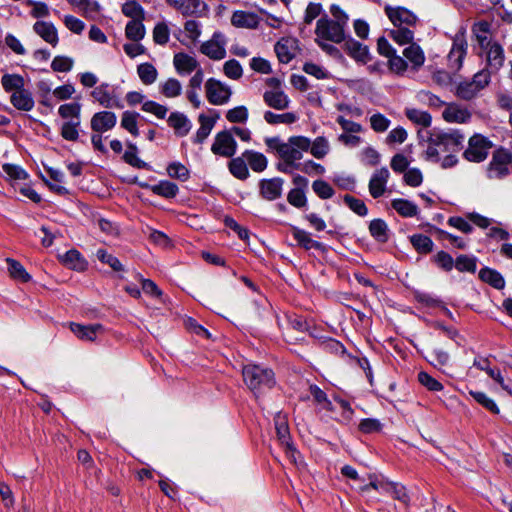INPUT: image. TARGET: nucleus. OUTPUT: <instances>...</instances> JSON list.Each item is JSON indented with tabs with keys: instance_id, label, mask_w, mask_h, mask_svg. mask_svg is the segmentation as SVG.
Here are the masks:
<instances>
[{
	"instance_id": "de8ad7c7",
	"label": "nucleus",
	"mask_w": 512,
	"mask_h": 512,
	"mask_svg": "<svg viewBox=\"0 0 512 512\" xmlns=\"http://www.w3.org/2000/svg\"><path fill=\"white\" fill-rule=\"evenodd\" d=\"M144 19L130 20L125 28V35L128 39L138 42L145 36Z\"/></svg>"
},
{
	"instance_id": "f8f14e48",
	"label": "nucleus",
	"mask_w": 512,
	"mask_h": 512,
	"mask_svg": "<svg viewBox=\"0 0 512 512\" xmlns=\"http://www.w3.org/2000/svg\"><path fill=\"white\" fill-rule=\"evenodd\" d=\"M237 143L230 131L224 130L216 134L211 151L215 155L232 157L236 153Z\"/></svg>"
},
{
	"instance_id": "aec40b11",
	"label": "nucleus",
	"mask_w": 512,
	"mask_h": 512,
	"mask_svg": "<svg viewBox=\"0 0 512 512\" xmlns=\"http://www.w3.org/2000/svg\"><path fill=\"white\" fill-rule=\"evenodd\" d=\"M69 327L78 339L90 342L94 341L97 335L103 333L104 330L101 324L82 325L79 323L71 322Z\"/></svg>"
},
{
	"instance_id": "052dcab7",
	"label": "nucleus",
	"mask_w": 512,
	"mask_h": 512,
	"mask_svg": "<svg viewBox=\"0 0 512 512\" xmlns=\"http://www.w3.org/2000/svg\"><path fill=\"white\" fill-rule=\"evenodd\" d=\"M389 36L399 45L412 44L414 32L406 27H398V29L391 30Z\"/></svg>"
},
{
	"instance_id": "79ce46f5",
	"label": "nucleus",
	"mask_w": 512,
	"mask_h": 512,
	"mask_svg": "<svg viewBox=\"0 0 512 512\" xmlns=\"http://www.w3.org/2000/svg\"><path fill=\"white\" fill-rule=\"evenodd\" d=\"M405 58L411 62L415 69L420 68L425 62V55L421 47L415 43L410 44L403 51Z\"/></svg>"
},
{
	"instance_id": "8fccbe9b",
	"label": "nucleus",
	"mask_w": 512,
	"mask_h": 512,
	"mask_svg": "<svg viewBox=\"0 0 512 512\" xmlns=\"http://www.w3.org/2000/svg\"><path fill=\"white\" fill-rule=\"evenodd\" d=\"M414 249L420 254H428L433 250L432 239L424 234H414L410 237Z\"/></svg>"
},
{
	"instance_id": "f257e3e1",
	"label": "nucleus",
	"mask_w": 512,
	"mask_h": 512,
	"mask_svg": "<svg viewBox=\"0 0 512 512\" xmlns=\"http://www.w3.org/2000/svg\"><path fill=\"white\" fill-rule=\"evenodd\" d=\"M465 135L459 129L448 131L433 130L428 139L426 157L428 160L440 161V151L456 153L463 149Z\"/></svg>"
},
{
	"instance_id": "6e6552de",
	"label": "nucleus",
	"mask_w": 512,
	"mask_h": 512,
	"mask_svg": "<svg viewBox=\"0 0 512 512\" xmlns=\"http://www.w3.org/2000/svg\"><path fill=\"white\" fill-rule=\"evenodd\" d=\"M370 488L390 494L394 499L402 502L406 507H408L410 504V497L406 491V488L401 484L394 482L371 481L361 489L362 491H367Z\"/></svg>"
},
{
	"instance_id": "39448f33",
	"label": "nucleus",
	"mask_w": 512,
	"mask_h": 512,
	"mask_svg": "<svg viewBox=\"0 0 512 512\" xmlns=\"http://www.w3.org/2000/svg\"><path fill=\"white\" fill-rule=\"evenodd\" d=\"M315 39L328 40L331 43L340 44L347 39L346 30L335 23L327 14H323L317 22L315 28Z\"/></svg>"
},
{
	"instance_id": "a878e982",
	"label": "nucleus",
	"mask_w": 512,
	"mask_h": 512,
	"mask_svg": "<svg viewBox=\"0 0 512 512\" xmlns=\"http://www.w3.org/2000/svg\"><path fill=\"white\" fill-rule=\"evenodd\" d=\"M167 122L174 130V133L179 137L186 136L192 127L191 121L188 117L184 113L178 111L172 112L169 115Z\"/></svg>"
},
{
	"instance_id": "473e14b6",
	"label": "nucleus",
	"mask_w": 512,
	"mask_h": 512,
	"mask_svg": "<svg viewBox=\"0 0 512 512\" xmlns=\"http://www.w3.org/2000/svg\"><path fill=\"white\" fill-rule=\"evenodd\" d=\"M60 260L66 267L76 271H84L87 267V262L76 249L67 251L60 256Z\"/></svg>"
},
{
	"instance_id": "0e129e2a",
	"label": "nucleus",
	"mask_w": 512,
	"mask_h": 512,
	"mask_svg": "<svg viewBox=\"0 0 512 512\" xmlns=\"http://www.w3.org/2000/svg\"><path fill=\"white\" fill-rule=\"evenodd\" d=\"M122 13L131 18V20L144 19V10L142 6L135 0L128 1L122 6Z\"/></svg>"
},
{
	"instance_id": "58836bf2",
	"label": "nucleus",
	"mask_w": 512,
	"mask_h": 512,
	"mask_svg": "<svg viewBox=\"0 0 512 512\" xmlns=\"http://www.w3.org/2000/svg\"><path fill=\"white\" fill-rule=\"evenodd\" d=\"M263 118L266 121V123H268L270 125H278V124L290 125V124L295 123L298 120L297 115L293 112L277 114L270 110H267L264 112Z\"/></svg>"
},
{
	"instance_id": "4be33fe9",
	"label": "nucleus",
	"mask_w": 512,
	"mask_h": 512,
	"mask_svg": "<svg viewBox=\"0 0 512 512\" xmlns=\"http://www.w3.org/2000/svg\"><path fill=\"white\" fill-rule=\"evenodd\" d=\"M263 101L267 106L275 110H285L290 105L288 95L281 89L265 91Z\"/></svg>"
},
{
	"instance_id": "b1692460",
	"label": "nucleus",
	"mask_w": 512,
	"mask_h": 512,
	"mask_svg": "<svg viewBox=\"0 0 512 512\" xmlns=\"http://www.w3.org/2000/svg\"><path fill=\"white\" fill-rule=\"evenodd\" d=\"M344 49L355 61L367 63L370 60L368 47L349 36L344 41Z\"/></svg>"
},
{
	"instance_id": "c9c22d12",
	"label": "nucleus",
	"mask_w": 512,
	"mask_h": 512,
	"mask_svg": "<svg viewBox=\"0 0 512 512\" xmlns=\"http://www.w3.org/2000/svg\"><path fill=\"white\" fill-rule=\"evenodd\" d=\"M370 235L379 243H386L389 239V229L383 219H373L369 224Z\"/></svg>"
},
{
	"instance_id": "ddd939ff",
	"label": "nucleus",
	"mask_w": 512,
	"mask_h": 512,
	"mask_svg": "<svg viewBox=\"0 0 512 512\" xmlns=\"http://www.w3.org/2000/svg\"><path fill=\"white\" fill-rule=\"evenodd\" d=\"M384 11L395 27H402L403 25L408 27L415 26L418 21L417 16L405 7L386 5Z\"/></svg>"
},
{
	"instance_id": "6ab92c4d",
	"label": "nucleus",
	"mask_w": 512,
	"mask_h": 512,
	"mask_svg": "<svg viewBox=\"0 0 512 512\" xmlns=\"http://www.w3.org/2000/svg\"><path fill=\"white\" fill-rule=\"evenodd\" d=\"M290 229L291 234L299 247L305 250L315 249L321 252L326 251V246L323 243L312 239L311 234L306 230L300 229L293 225L290 226Z\"/></svg>"
},
{
	"instance_id": "680f3d73",
	"label": "nucleus",
	"mask_w": 512,
	"mask_h": 512,
	"mask_svg": "<svg viewBox=\"0 0 512 512\" xmlns=\"http://www.w3.org/2000/svg\"><path fill=\"white\" fill-rule=\"evenodd\" d=\"M432 262L441 270L450 272L454 268L455 260L453 257L445 252L439 251L432 257Z\"/></svg>"
},
{
	"instance_id": "1a4fd4ad",
	"label": "nucleus",
	"mask_w": 512,
	"mask_h": 512,
	"mask_svg": "<svg viewBox=\"0 0 512 512\" xmlns=\"http://www.w3.org/2000/svg\"><path fill=\"white\" fill-rule=\"evenodd\" d=\"M473 366L481 371H484L491 379H493L500 387L512 396V382L506 380L498 367L491 365L489 358L478 356L473 361Z\"/></svg>"
},
{
	"instance_id": "e2e57ef3",
	"label": "nucleus",
	"mask_w": 512,
	"mask_h": 512,
	"mask_svg": "<svg viewBox=\"0 0 512 512\" xmlns=\"http://www.w3.org/2000/svg\"><path fill=\"white\" fill-rule=\"evenodd\" d=\"M167 174L174 179H178L182 182L187 181L190 178V172L188 168L180 162H172L167 166Z\"/></svg>"
},
{
	"instance_id": "9d476101",
	"label": "nucleus",
	"mask_w": 512,
	"mask_h": 512,
	"mask_svg": "<svg viewBox=\"0 0 512 512\" xmlns=\"http://www.w3.org/2000/svg\"><path fill=\"white\" fill-rule=\"evenodd\" d=\"M91 96L96 102L106 109L123 108V104L117 96L115 89L108 83H102L94 88Z\"/></svg>"
},
{
	"instance_id": "bb28decb",
	"label": "nucleus",
	"mask_w": 512,
	"mask_h": 512,
	"mask_svg": "<svg viewBox=\"0 0 512 512\" xmlns=\"http://www.w3.org/2000/svg\"><path fill=\"white\" fill-rule=\"evenodd\" d=\"M140 186L146 189H150L153 192V194L164 197L166 199L175 198L179 193L178 186L175 183L168 180H161L159 183L154 185H149L145 183L140 184Z\"/></svg>"
},
{
	"instance_id": "cd10ccee",
	"label": "nucleus",
	"mask_w": 512,
	"mask_h": 512,
	"mask_svg": "<svg viewBox=\"0 0 512 512\" xmlns=\"http://www.w3.org/2000/svg\"><path fill=\"white\" fill-rule=\"evenodd\" d=\"M295 45L296 40L292 38H282L275 44L274 50L281 63L287 64L294 58Z\"/></svg>"
},
{
	"instance_id": "5701e85b",
	"label": "nucleus",
	"mask_w": 512,
	"mask_h": 512,
	"mask_svg": "<svg viewBox=\"0 0 512 512\" xmlns=\"http://www.w3.org/2000/svg\"><path fill=\"white\" fill-rule=\"evenodd\" d=\"M173 65L175 67L176 72L179 75H188L193 71H197L199 67V63L196 58L184 53H176L173 57Z\"/></svg>"
},
{
	"instance_id": "c756f323",
	"label": "nucleus",
	"mask_w": 512,
	"mask_h": 512,
	"mask_svg": "<svg viewBox=\"0 0 512 512\" xmlns=\"http://www.w3.org/2000/svg\"><path fill=\"white\" fill-rule=\"evenodd\" d=\"M243 157L245 158L247 165L257 173H261L266 170L268 166L267 157L261 153L254 150H245L243 152Z\"/></svg>"
},
{
	"instance_id": "ea45409f",
	"label": "nucleus",
	"mask_w": 512,
	"mask_h": 512,
	"mask_svg": "<svg viewBox=\"0 0 512 512\" xmlns=\"http://www.w3.org/2000/svg\"><path fill=\"white\" fill-rule=\"evenodd\" d=\"M7 270L11 278L26 283L31 280L30 274L25 270L24 266L17 260L6 258Z\"/></svg>"
},
{
	"instance_id": "774afa93",
	"label": "nucleus",
	"mask_w": 512,
	"mask_h": 512,
	"mask_svg": "<svg viewBox=\"0 0 512 512\" xmlns=\"http://www.w3.org/2000/svg\"><path fill=\"white\" fill-rule=\"evenodd\" d=\"M369 120L371 129L376 133L387 131L391 124V121L379 112L372 114Z\"/></svg>"
},
{
	"instance_id": "3c124183",
	"label": "nucleus",
	"mask_w": 512,
	"mask_h": 512,
	"mask_svg": "<svg viewBox=\"0 0 512 512\" xmlns=\"http://www.w3.org/2000/svg\"><path fill=\"white\" fill-rule=\"evenodd\" d=\"M454 267L459 272L475 273L477 269V258L472 255L461 254L456 257Z\"/></svg>"
},
{
	"instance_id": "f03ea898",
	"label": "nucleus",
	"mask_w": 512,
	"mask_h": 512,
	"mask_svg": "<svg viewBox=\"0 0 512 512\" xmlns=\"http://www.w3.org/2000/svg\"><path fill=\"white\" fill-rule=\"evenodd\" d=\"M268 152H275L281 160H289L294 164H301L299 161L303 153L311 146V140L305 136H291L287 142L280 137H266L264 139Z\"/></svg>"
},
{
	"instance_id": "338daca9",
	"label": "nucleus",
	"mask_w": 512,
	"mask_h": 512,
	"mask_svg": "<svg viewBox=\"0 0 512 512\" xmlns=\"http://www.w3.org/2000/svg\"><path fill=\"white\" fill-rule=\"evenodd\" d=\"M343 201L357 215L364 217L368 214V208L363 200L346 194Z\"/></svg>"
},
{
	"instance_id": "0eeeda50",
	"label": "nucleus",
	"mask_w": 512,
	"mask_h": 512,
	"mask_svg": "<svg viewBox=\"0 0 512 512\" xmlns=\"http://www.w3.org/2000/svg\"><path fill=\"white\" fill-rule=\"evenodd\" d=\"M205 93L212 105L226 104L232 95L231 88L215 78H209L205 83Z\"/></svg>"
},
{
	"instance_id": "4d7b16f0",
	"label": "nucleus",
	"mask_w": 512,
	"mask_h": 512,
	"mask_svg": "<svg viewBox=\"0 0 512 512\" xmlns=\"http://www.w3.org/2000/svg\"><path fill=\"white\" fill-rule=\"evenodd\" d=\"M81 120L79 121H65L60 129V135L67 141L75 142L79 138L78 128L80 127Z\"/></svg>"
},
{
	"instance_id": "72a5a7b5",
	"label": "nucleus",
	"mask_w": 512,
	"mask_h": 512,
	"mask_svg": "<svg viewBox=\"0 0 512 512\" xmlns=\"http://www.w3.org/2000/svg\"><path fill=\"white\" fill-rule=\"evenodd\" d=\"M478 276L480 280L489 284L495 289L501 290L505 287L504 277L495 269L484 267L479 271Z\"/></svg>"
},
{
	"instance_id": "2eb2a0df",
	"label": "nucleus",
	"mask_w": 512,
	"mask_h": 512,
	"mask_svg": "<svg viewBox=\"0 0 512 512\" xmlns=\"http://www.w3.org/2000/svg\"><path fill=\"white\" fill-rule=\"evenodd\" d=\"M389 178L390 172L386 167L374 171L368 185L369 193L374 199L384 195Z\"/></svg>"
},
{
	"instance_id": "c03bdc74",
	"label": "nucleus",
	"mask_w": 512,
	"mask_h": 512,
	"mask_svg": "<svg viewBox=\"0 0 512 512\" xmlns=\"http://www.w3.org/2000/svg\"><path fill=\"white\" fill-rule=\"evenodd\" d=\"M59 116L65 121L81 120V104L78 102L62 104L58 108Z\"/></svg>"
},
{
	"instance_id": "69168bd1",
	"label": "nucleus",
	"mask_w": 512,
	"mask_h": 512,
	"mask_svg": "<svg viewBox=\"0 0 512 512\" xmlns=\"http://www.w3.org/2000/svg\"><path fill=\"white\" fill-rule=\"evenodd\" d=\"M141 109L146 113L153 114L158 119H164L168 112L167 106L152 100L143 102Z\"/></svg>"
},
{
	"instance_id": "864d4df0",
	"label": "nucleus",
	"mask_w": 512,
	"mask_h": 512,
	"mask_svg": "<svg viewBox=\"0 0 512 512\" xmlns=\"http://www.w3.org/2000/svg\"><path fill=\"white\" fill-rule=\"evenodd\" d=\"M138 117L139 114L132 111L123 112L121 117V127L135 137L139 135V129L137 125Z\"/></svg>"
},
{
	"instance_id": "6e6d98bb",
	"label": "nucleus",
	"mask_w": 512,
	"mask_h": 512,
	"mask_svg": "<svg viewBox=\"0 0 512 512\" xmlns=\"http://www.w3.org/2000/svg\"><path fill=\"white\" fill-rule=\"evenodd\" d=\"M138 149L137 146L133 143H128V149L125 151L123 155V160L138 169H145L148 168V164L144 161H142L138 156Z\"/></svg>"
},
{
	"instance_id": "4c0bfd02",
	"label": "nucleus",
	"mask_w": 512,
	"mask_h": 512,
	"mask_svg": "<svg viewBox=\"0 0 512 512\" xmlns=\"http://www.w3.org/2000/svg\"><path fill=\"white\" fill-rule=\"evenodd\" d=\"M198 121L200 123V127L196 132L194 142L201 144L206 140V138L211 133V131L215 125L216 119L206 116L204 114H200L198 117Z\"/></svg>"
},
{
	"instance_id": "603ef678",
	"label": "nucleus",
	"mask_w": 512,
	"mask_h": 512,
	"mask_svg": "<svg viewBox=\"0 0 512 512\" xmlns=\"http://www.w3.org/2000/svg\"><path fill=\"white\" fill-rule=\"evenodd\" d=\"M489 32L490 24L487 21H480L473 27V33L482 48H487L491 44L489 40Z\"/></svg>"
},
{
	"instance_id": "c85d7f7f",
	"label": "nucleus",
	"mask_w": 512,
	"mask_h": 512,
	"mask_svg": "<svg viewBox=\"0 0 512 512\" xmlns=\"http://www.w3.org/2000/svg\"><path fill=\"white\" fill-rule=\"evenodd\" d=\"M467 52V42L464 39V36L456 35L453 41L452 48L449 52L448 58L449 61L456 68H460L462 66L463 59Z\"/></svg>"
},
{
	"instance_id": "f3484780",
	"label": "nucleus",
	"mask_w": 512,
	"mask_h": 512,
	"mask_svg": "<svg viewBox=\"0 0 512 512\" xmlns=\"http://www.w3.org/2000/svg\"><path fill=\"white\" fill-rule=\"evenodd\" d=\"M117 123V116L111 111H100L95 113L90 121V127L93 132L105 133L112 130Z\"/></svg>"
},
{
	"instance_id": "f704fd0d",
	"label": "nucleus",
	"mask_w": 512,
	"mask_h": 512,
	"mask_svg": "<svg viewBox=\"0 0 512 512\" xmlns=\"http://www.w3.org/2000/svg\"><path fill=\"white\" fill-rule=\"evenodd\" d=\"M392 208L402 217H414L418 214V206L409 200L398 198L391 201Z\"/></svg>"
},
{
	"instance_id": "423d86ee",
	"label": "nucleus",
	"mask_w": 512,
	"mask_h": 512,
	"mask_svg": "<svg viewBox=\"0 0 512 512\" xmlns=\"http://www.w3.org/2000/svg\"><path fill=\"white\" fill-rule=\"evenodd\" d=\"M493 143L486 136L475 133L468 140V146L463 152L465 160L480 163L486 160Z\"/></svg>"
},
{
	"instance_id": "2f4dec72",
	"label": "nucleus",
	"mask_w": 512,
	"mask_h": 512,
	"mask_svg": "<svg viewBox=\"0 0 512 512\" xmlns=\"http://www.w3.org/2000/svg\"><path fill=\"white\" fill-rule=\"evenodd\" d=\"M158 90L162 96L171 99L179 97L182 94L183 87L178 79L170 77L159 83Z\"/></svg>"
},
{
	"instance_id": "393cba45",
	"label": "nucleus",
	"mask_w": 512,
	"mask_h": 512,
	"mask_svg": "<svg viewBox=\"0 0 512 512\" xmlns=\"http://www.w3.org/2000/svg\"><path fill=\"white\" fill-rule=\"evenodd\" d=\"M33 31L51 46H57L59 42V37L57 29L53 23L46 21H37L33 25Z\"/></svg>"
},
{
	"instance_id": "a211bd4d",
	"label": "nucleus",
	"mask_w": 512,
	"mask_h": 512,
	"mask_svg": "<svg viewBox=\"0 0 512 512\" xmlns=\"http://www.w3.org/2000/svg\"><path fill=\"white\" fill-rule=\"evenodd\" d=\"M443 119L448 123L465 124L472 118V113L457 103H447L442 112Z\"/></svg>"
},
{
	"instance_id": "9b49d317",
	"label": "nucleus",
	"mask_w": 512,
	"mask_h": 512,
	"mask_svg": "<svg viewBox=\"0 0 512 512\" xmlns=\"http://www.w3.org/2000/svg\"><path fill=\"white\" fill-rule=\"evenodd\" d=\"M226 43L227 39L225 35L220 31H216L213 33L210 40L201 44L200 52L210 59L221 60L226 56Z\"/></svg>"
},
{
	"instance_id": "20e7f679",
	"label": "nucleus",
	"mask_w": 512,
	"mask_h": 512,
	"mask_svg": "<svg viewBox=\"0 0 512 512\" xmlns=\"http://www.w3.org/2000/svg\"><path fill=\"white\" fill-rule=\"evenodd\" d=\"M512 152L504 147L493 151L486 169V176L492 180H501L510 174Z\"/></svg>"
},
{
	"instance_id": "e433bc0d",
	"label": "nucleus",
	"mask_w": 512,
	"mask_h": 512,
	"mask_svg": "<svg viewBox=\"0 0 512 512\" xmlns=\"http://www.w3.org/2000/svg\"><path fill=\"white\" fill-rule=\"evenodd\" d=\"M404 113L407 119L415 125L428 128L432 124V116L427 111L408 107L405 109Z\"/></svg>"
},
{
	"instance_id": "a18cd8bd",
	"label": "nucleus",
	"mask_w": 512,
	"mask_h": 512,
	"mask_svg": "<svg viewBox=\"0 0 512 512\" xmlns=\"http://www.w3.org/2000/svg\"><path fill=\"white\" fill-rule=\"evenodd\" d=\"M137 74L144 85H152L156 82L158 71L151 63H141L137 66Z\"/></svg>"
},
{
	"instance_id": "bf43d9fd",
	"label": "nucleus",
	"mask_w": 512,
	"mask_h": 512,
	"mask_svg": "<svg viewBox=\"0 0 512 512\" xmlns=\"http://www.w3.org/2000/svg\"><path fill=\"white\" fill-rule=\"evenodd\" d=\"M309 392L313 397L314 401L321 405V407L327 411H334L332 402L328 399L327 394L317 385H311Z\"/></svg>"
},
{
	"instance_id": "5fc2aeb1",
	"label": "nucleus",
	"mask_w": 512,
	"mask_h": 512,
	"mask_svg": "<svg viewBox=\"0 0 512 512\" xmlns=\"http://www.w3.org/2000/svg\"><path fill=\"white\" fill-rule=\"evenodd\" d=\"M310 153L317 159H323L330 151L328 140L324 136L317 137L309 148Z\"/></svg>"
},
{
	"instance_id": "09e8293b",
	"label": "nucleus",
	"mask_w": 512,
	"mask_h": 512,
	"mask_svg": "<svg viewBox=\"0 0 512 512\" xmlns=\"http://www.w3.org/2000/svg\"><path fill=\"white\" fill-rule=\"evenodd\" d=\"M480 89L476 86L474 81H462L456 87V96L463 100H471L477 96Z\"/></svg>"
},
{
	"instance_id": "37998d69",
	"label": "nucleus",
	"mask_w": 512,
	"mask_h": 512,
	"mask_svg": "<svg viewBox=\"0 0 512 512\" xmlns=\"http://www.w3.org/2000/svg\"><path fill=\"white\" fill-rule=\"evenodd\" d=\"M1 85L5 92L12 94L25 87V80L19 74L6 73L1 78Z\"/></svg>"
},
{
	"instance_id": "4468645a",
	"label": "nucleus",
	"mask_w": 512,
	"mask_h": 512,
	"mask_svg": "<svg viewBox=\"0 0 512 512\" xmlns=\"http://www.w3.org/2000/svg\"><path fill=\"white\" fill-rule=\"evenodd\" d=\"M170 6L180 11L184 16H204L207 5L202 0H166Z\"/></svg>"
},
{
	"instance_id": "13d9d810",
	"label": "nucleus",
	"mask_w": 512,
	"mask_h": 512,
	"mask_svg": "<svg viewBox=\"0 0 512 512\" xmlns=\"http://www.w3.org/2000/svg\"><path fill=\"white\" fill-rule=\"evenodd\" d=\"M469 394L471 397L481 406H483L485 409L490 411L493 414H499L500 410L497 406V404L494 402L493 399L488 397V395L481 391H469Z\"/></svg>"
},
{
	"instance_id": "a19ab883",
	"label": "nucleus",
	"mask_w": 512,
	"mask_h": 512,
	"mask_svg": "<svg viewBox=\"0 0 512 512\" xmlns=\"http://www.w3.org/2000/svg\"><path fill=\"white\" fill-rule=\"evenodd\" d=\"M487 62L490 67L498 70L504 63V50L498 43H492L487 48Z\"/></svg>"
},
{
	"instance_id": "dca6fc26",
	"label": "nucleus",
	"mask_w": 512,
	"mask_h": 512,
	"mask_svg": "<svg viewBox=\"0 0 512 512\" xmlns=\"http://www.w3.org/2000/svg\"><path fill=\"white\" fill-rule=\"evenodd\" d=\"M284 180L280 177L262 179L259 182V193L267 201H274L281 197Z\"/></svg>"
},
{
	"instance_id": "49530a36",
	"label": "nucleus",
	"mask_w": 512,
	"mask_h": 512,
	"mask_svg": "<svg viewBox=\"0 0 512 512\" xmlns=\"http://www.w3.org/2000/svg\"><path fill=\"white\" fill-rule=\"evenodd\" d=\"M228 167L230 173L239 180H246L249 177L248 165L243 155L233 158Z\"/></svg>"
},
{
	"instance_id": "7ed1b4c3",
	"label": "nucleus",
	"mask_w": 512,
	"mask_h": 512,
	"mask_svg": "<svg viewBox=\"0 0 512 512\" xmlns=\"http://www.w3.org/2000/svg\"><path fill=\"white\" fill-rule=\"evenodd\" d=\"M242 375L245 384L255 395L275 385L274 372L267 367L247 364L242 369Z\"/></svg>"
},
{
	"instance_id": "412c9836",
	"label": "nucleus",
	"mask_w": 512,
	"mask_h": 512,
	"mask_svg": "<svg viewBox=\"0 0 512 512\" xmlns=\"http://www.w3.org/2000/svg\"><path fill=\"white\" fill-rule=\"evenodd\" d=\"M10 103L20 111L29 112L35 106V101L30 90L23 87L10 95Z\"/></svg>"
},
{
	"instance_id": "7c9ffc66",
	"label": "nucleus",
	"mask_w": 512,
	"mask_h": 512,
	"mask_svg": "<svg viewBox=\"0 0 512 512\" xmlns=\"http://www.w3.org/2000/svg\"><path fill=\"white\" fill-rule=\"evenodd\" d=\"M231 24L238 28H257L259 21L254 13L235 11L231 17Z\"/></svg>"
}]
</instances>
